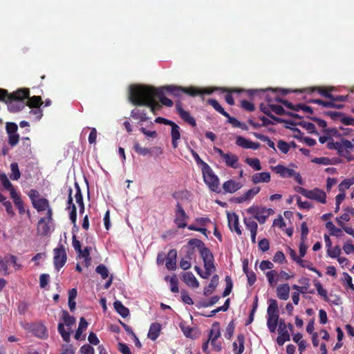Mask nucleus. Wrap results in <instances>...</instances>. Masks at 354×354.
I'll return each instance as SVG.
<instances>
[{"instance_id":"f257e3e1","label":"nucleus","mask_w":354,"mask_h":354,"mask_svg":"<svg viewBox=\"0 0 354 354\" xmlns=\"http://www.w3.org/2000/svg\"><path fill=\"white\" fill-rule=\"evenodd\" d=\"M152 90V86L146 85H131L129 87V101L135 106H145L150 109L153 115L162 109V104L156 100L157 97L145 94L146 91Z\"/></svg>"},{"instance_id":"f03ea898","label":"nucleus","mask_w":354,"mask_h":354,"mask_svg":"<svg viewBox=\"0 0 354 354\" xmlns=\"http://www.w3.org/2000/svg\"><path fill=\"white\" fill-rule=\"evenodd\" d=\"M190 243L194 244L197 246V249L198 250L201 257L203 259L205 271L203 272L202 270L197 266L194 267V270L201 278L208 279L211 274L216 270V267L214 266V258L212 252L200 239H192Z\"/></svg>"},{"instance_id":"7ed1b4c3","label":"nucleus","mask_w":354,"mask_h":354,"mask_svg":"<svg viewBox=\"0 0 354 354\" xmlns=\"http://www.w3.org/2000/svg\"><path fill=\"white\" fill-rule=\"evenodd\" d=\"M30 91L28 88H19L16 91L8 93L7 91L5 102L11 112H17L26 106L25 100L28 97Z\"/></svg>"},{"instance_id":"20e7f679","label":"nucleus","mask_w":354,"mask_h":354,"mask_svg":"<svg viewBox=\"0 0 354 354\" xmlns=\"http://www.w3.org/2000/svg\"><path fill=\"white\" fill-rule=\"evenodd\" d=\"M62 319L64 321V323L60 322L58 324L57 330L63 340L66 343H68L71 340V330L70 329H68V330H66L64 325L68 327H71L75 324L76 319L73 316L70 315L66 310H63L62 311Z\"/></svg>"},{"instance_id":"39448f33","label":"nucleus","mask_w":354,"mask_h":354,"mask_svg":"<svg viewBox=\"0 0 354 354\" xmlns=\"http://www.w3.org/2000/svg\"><path fill=\"white\" fill-rule=\"evenodd\" d=\"M203 177L205 183L208 186L209 189L216 193H221V189L219 187V178L214 174L210 166L205 167L202 170Z\"/></svg>"},{"instance_id":"423d86ee","label":"nucleus","mask_w":354,"mask_h":354,"mask_svg":"<svg viewBox=\"0 0 354 354\" xmlns=\"http://www.w3.org/2000/svg\"><path fill=\"white\" fill-rule=\"evenodd\" d=\"M53 263L55 268L59 270L66 263L67 256L66 252L63 245H59L58 248H55L53 250Z\"/></svg>"},{"instance_id":"0eeeda50","label":"nucleus","mask_w":354,"mask_h":354,"mask_svg":"<svg viewBox=\"0 0 354 354\" xmlns=\"http://www.w3.org/2000/svg\"><path fill=\"white\" fill-rule=\"evenodd\" d=\"M165 93H167V92L161 87L156 88L153 86H152V90L146 91L145 93V94H147L149 96L157 97L161 104L167 107H171L174 105V102L165 96Z\"/></svg>"},{"instance_id":"6e6552de","label":"nucleus","mask_w":354,"mask_h":354,"mask_svg":"<svg viewBox=\"0 0 354 354\" xmlns=\"http://www.w3.org/2000/svg\"><path fill=\"white\" fill-rule=\"evenodd\" d=\"M214 151L223 158L226 166L233 169H237L239 167V158L236 154L224 153L222 149L216 147H214Z\"/></svg>"},{"instance_id":"1a4fd4ad","label":"nucleus","mask_w":354,"mask_h":354,"mask_svg":"<svg viewBox=\"0 0 354 354\" xmlns=\"http://www.w3.org/2000/svg\"><path fill=\"white\" fill-rule=\"evenodd\" d=\"M246 211L249 214L252 215L254 218L257 219L261 224L264 223L270 215V213L266 214V207H259L257 205H252L248 208Z\"/></svg>"},{"instance_id":"9d476101","label":"nucleus","mask_w":354,"mask_h":354,"mask_svg":"<svg viewBox=\"0 0 354 354\" xmlns=\"http://www.w3.org/2000/svg\"><path fill=\"white\" fill-rule=\"evenodd\" d=\"M176 207L174 223L178 228H185L187 226L189 216L179 203H177Z\"/></svg>"},{"instance_id":"9b49d317","label":"nucleus","mask_w":354,"mask_h":354,"mask_svg":"<svg viewBox=\"0 0 354 354\" xmlns=\"http://www.w3.org/2000/svg\"><path fill=\"white\" fill-rule=\"evenodd\" d=\"M339 156L344 158L348 162L354 160V153L353 152L351 140L345 138L341 139V150Z\"/></svg>"},{"instance_id":"f8f14e48","label":"nucleus","mask_w":354,"mask_h":354,"mask_svg":"<svg viewBox=\"0 0 354 354\" xmlns=\"http://www.w3.org/2000/svg\"><path fill=\"white\" fill-rule=\"evenodd\" d=\"M279 335L277 338V342L279 346L283 345L286 342L290 339V333L287 328L285 320L281 319L278 326Z\"/></svg>"},{"instance_id":"ddd939ff","label":"nucleus","mask_w":354,"mask_h":354,"mask_svg":"<svg viewBox=\"0 0 354 354\" xmlns=\"http://www.w3.org/2000/svg\"><path fill=\"white\" fill-rule=\"evenodd\" d=\"M176 109L180 118L186 123L189 124L192 127H195L196 126L195 118L191 115L189 111L183 109L180 102H177L176 103Z\"/></svg>"},{"instance_id":"4468645a","label":"nucleus","mask_w":354,"mask_h":354,"mask_svg":"<svg viewBox=\"0 0 354 354\" xmlns=\"http://www.w3.org/2000/svg\"><path fill=\"white\" fill-rule=\"evenodd\" d=\"M334 90L335 88L332 86H314L306 88L303 91H301V92H306L308 93H311L313 92L317 91L321 95L330 100V98L332 97V92Z\"/></svg>"},{"instance_id":"2eb2a0df","label":"nucleus","mask_w":354,"mask_h":354,"mask_svg":"<svg viewBox=\"0 0 354 354\" xmlns=\"http://www.w3.org/2000/svg\"><path fill=\"white\" fill-rule=\"evenodd\" d=\"M306 198L317 201L322 204H325L326 203V193L319 188L308 190Z\"/></svg>"},{"instance_id":"dca6fc26","label":"nucleus","mask_w":354,"mask_h":354,"mask_svg":"<svg viewBox=\"0 0 354 354\" xmlns=\"http://www.w3.org/2000/svg\"><path fill=\"white\" fill-rule=\"evenodd\" d=\"M259 109L261 111H262L263 113L267 115L268 117H270L271 119L274 120L275 122L278 123H286L289 124H294V122L291 120H284L278 117L274 116L271 113V108L270 106V104L268 103L267 104H265L263 103H261L259 106Z\"/></svg>"},{"instance_id":"f3484780","label":"nucleus","mask_w":354,"mask_h":354,"mask_svg":"<svg viewBox=\"0 0 354 354\" xmlns=\"http://www.w3.org/2000/svg\"><path fill=\"white\" fill-rule=\"evenodd\" d=\"M31 331L35 337L41 339H46L48 337L46 327L41 323L32 324L31 326Z\"/></svg>"},{"instance_id":"a211bd4d","label":"nucleus","mask_w":354,"mask_h":354,"mask_svg":"<svg viewBox=\"0 0 354 354\" xmlns=\"http://www.w3.org/2000/svg\"><path fill=\"white\" fill-rule=\"evenodd\" d=\"M271 169L276 174H279L281 178H290L295 175V171L292 169L286 167L282 165L272 166Z\"/></svg>"},{"instance_id":"6ab92c4d","label":"nucleus","mask_w":354,"mask_h":354,"mask_svg":"<svg viewBox=\"0 0 354 354\" xmlns=\"http://www.w3.org/2000/svg\"><path fill=\"white\" fill-rule=\"evenodd\" d=\"M228 225L230 229L234 230L237 234H241V230L239 227V216L236 213L227 214Z\"/></svg>"},{"instance_id":"aec40b11","label":"nucleus","mask_w":354,"mask_h":354,"mask_svg":"<svg viewBox=\"0 0 354 354\" xmlns=\"http://www.w3.org/2000/svg\"><path fill=\"white\" fill-rule=\"evenodd\" d=\"M177 251L175 249H171L169 251L167 258L165 266L169 270H175L176 266Z\"/></svg>"},{"instance_id":"412c9836","label":"nucleus","mask_w":354,"mask_h":354,"mask_svg":"<svg viewBox=\"0 0 354 354\" xmlns=\"http://www.w3.org/2000/svg\"><path fill=\"white\" fill-rule=\"evenodd\" d=\"M242 187L241 183L236 182L234 180H228L223 184V189L225 193H234Z\"/></svg>"},{"instance_id":"4be33fe9","label":"nucleus","mask_w":354,"mask_h":354,"mask_svg":"<svg viewBox=\"0 0 354 354\" xmlns=\"http://www.w3.org/2000/svg\"><path fill=\"white\" fill-rule=\"evenodd\" d=\"M290 290L288 283L280 284L277 287V296L279 299L286 301L289 298Z\"/></svg>"},{"instance_id":"5701e85b","label":"nucleus","mask_w":354,"mask_h":354,"mask_svg":"<svg viewBox=\"0 0 354 354\" xmlns=\"http://www.w3.org/2000/svg\"><path fill=\"white\" fill-rule=\"evenodd\" d=\"M245 336L243 334H239L236 340L233 342V353L234 354H241L245 348Z\"/></svg>"},{"instance_id":"b1692460","label":"nucleus","mask_w":354,"mask_h":354,"mask_svg":"<svg viewBox=\"0 0 354 354\" xmlns=\"http://www.w3.org/2000/svg\"><path fill=\"white\" fill-rule=\"evenodd\" d=\"M182 279L189 287L196 288L199 286L198 280L191 272H184L182 275Z\"/></svg>"},{"instance_id":"393cba45","label":"nucleus","mask_w":354,"mask_h":354,"mask_svg":"<svg viewBox=\"0 0 354 354\" xmlns=\"http://www.w3.org/2000/svg\"><path fill=\"white\" fill-rule=\"evenodd\" d=\"M219 277L218 274H214L211 279V281L207 286L204 288L203 295L205 296H209L212 295L216 290L218 285Z\"/></svg>"},{"instance_id":"a878e982","label":"nucleus","mask_w":354,"mask_h":354,"mask_svg":"<svg viewBox=\"0 0 354 354\" xmlns=\"http://www.w3.org/2000/svg\"><path fill=\"white\" fill-rule=\"evenodd\" d=\"M253 184L260 183H268L270 181V174L269 172L255 173L251 177Z\"/></svg>"},{"instance_id":"bb28decb","label":"nucleus","mask_w":354,"mask_h":354,"mask_svg":"<svg viewBox=\"0 0 354 354\" xmlns=\"http://www.w3.org/2000/svg\"><path fill=\"white\" fill-rule=\"evenodd\" d=\"M171 145L176 149L178 147V141L180 138V127L175 122L171 125Z\"/></svg>"},{"instance_id":"cd10ccee","label":"nucleus","mask_w":354,"mask_h":354,"mask_svg":"<svg viewBox=\"0 0 354 354\" xmlns=\"http://www.w3.org/2000/svg\"><path fill=\"white\" fill-rule=\"evenodd\" d=\"M167 93H169L174 97H180L183 94V86L170 84L160 86Z\"/></svg>"},{"instance_id":"c85d7f7f","label":"nucleus","mask_w":354,"mask_h":354,"mask_svg":"<svg viewBox=\"0 0 354 354\" xmlns=\"http://www.w3.org/2000/svg\"><path fill=\"white\" fill-rule=\"evenodd\" d=\"M10 194V197L13 201L14 204L17 207L19 214H23L25 212V208L24 206V202L21 198V196L16 191L12 192Z\"/></svg>"},{"instance_id":"c756f323","label":"nucleus","mask_w":354,"mask_h":354,"mask_svg":"<svg viewBox=\"0 0 354 354\" xmlns=\"http://www.w3.org/2000/svg\"><path fill=\"white\" fill-rule=\"evenodd\" d=\"M161 325L158 322L152 323L150 326L147 337L149 339L155 341L160 335Z\"/></svg>"},{"instance_id":"7c9ffc66","label":"nucleus","mask_w":354,"mask_h":354,"mask_svg":"<svg viewBox=\"0 0 354 354\" xmlns=\"http://www.w3.org/2000/svg\"><path fill=\"white\" fill-rule=\"evenodd\" d=\"M279 315H268L267 326L270 333H274L279 324Z\"/></svg>"},{"instance_id":"2f4dec72","label":"nucleus","mask_w":354,"mask_h":354,"mask_svg":"<svg viewBox=\"0 0 354 354\" xmlns=\"http://www.w3.org/2000/svg\"><path fill=\"white\" fill-rule=\"evenodd\" d=\"M221 336L220 324L218 322H215L213 323L211 329L209 332V337L207 340L214 341L217 340Z\"/></svg>"},{"instance_id":"473e14b6","label":"nucleus","mask_w":354,"mask_h":354,"mask_svg":"<svg viewBox=\"0 0 354 354\" xmlns=\"http://www.w3.org/2000/svg\"><path fill=\"white\" fill-rule=\"evenodd\" d=\"M75 188H76V193L75 195V198L76 203L78 204V206H79L80 214H82L84 212V201H83V196L82 194L80 187L78 185L77 183H75Z\"/></svg>"},{"instance_id":"72a5a7b5","label":"nucleus","mask_w":354,"mask_h":354,"mask_svg":"<svg viewBox=\"0 0 354 354\" xmlns=\"http://www.w3.org/2000/svg\"><path fill=\"white\" fill-rule=\"evenodd\" d=\"M32 206L38 211L42 212L48 208L49 202L46 198H41L32 201Z\"/></svg>"},{"instance_id":"f704fd0d","label":"nucleus","mask_w":354,"mask_h":354,"mask_svg":"<svg viewBox=\"0 0 354 354\" xmlns=\"http://www.w3.org/2000/svg\"><path fill=\"white\" fill-rule=\"evenodd\" d=\"M115 311L123 318L127 317L129 315V310L125 307L120 301H115L113 303Z\"/></svg>"},{"instance_id":"c9c22d12","label":"nucleus","mask_w":354,"mask_h":354,"mask_svg":"<svg viewBox=\"0 0 354 354\" xmlns=\"http://www.w3.org/2000/svg\"><path fill=\"white\" fill-rule=\"evenodd\" d=\"M26 106L30 108H39L44 103L40 96L34 95L31 97L26 98Z\"/></svg>"},{"instance_id":"e433bc0d","label":"nucleus","mask_w":354,"mask_h":354,"mask_svg":"<svg viewBox=\"0 0 354 354\" xmlns=\"http://www.w3.org/2000/svg\"><path fill=\"white\" fill-rule=\"evenodd\" d=\"M130 115L135 120H140V122H145L149 119L143 109H134L131 111Z\"/></svg>"},{"instance_id":"4c0bfd02","label":"nucleus","mask_w":354,"mask_h":354,"mask_svg":"<svg viewBox=\"0 0 354 354\" xmlns=\"http://www.w3.org/2000/svg\"><path fill=\"white\" fill-rule=\"evenodd\" d=\"M268 307L267 309L268 315H279L277 301L274 299H270L268 301Z\"/></svg>"},{"instance_id":"58836bf2","label":"nucleus","mask_w":354,"mask_h":354,"mask_svg":"<svg viewBox=\"0 0 354 354\" xmlns=\"http://www.w3.org/2000/svg\"><path fill=\"white\" fill-rule=\"evenodd\" d=\"M0 181L3 188L8 190L10 192V194H11L12 192L16 191L14 186L10 183L6 174L2 173L0 174Z\"/></svg>"},{"instance_id":"ea45409f","label":"nucleus","mask_w":354,"mask_h":354,"mask_svg":"<svg viewBox=\"0 0 354 354\" xmlns=\"http://www.w3.org/2000/svg\"><path fill=\"white\" fill-rule=\"evenodd\" d=\"M207 103L211 105L215 111L221 113L222 115L225 117L227 115L228 113L225 111V109L216 100L209 99L207 100Z\"/></svg>"},{"instance_id":"a19ab883","label":"nucleus","mask_w":354,"mask_h":354,"mask_svg":"<svg viewBox=\"0 0 354 354\" xmlns=\"http://www.w3.org/2000/svg\"><path fill=\"white\" fill-rule=\"evenodd\" d=\"M49 222L46 218H41L38 222V228L41 232L42 235H47L50 231Z\"/></svg>"},{"instance_id":"79ce46f5","label":"nucleus","mask_w":354,"mask_h":354,"mask_svg":"<svg viewBox=\"0 0 354 354\" xmlns=\"http://www.w3.org/2000/svg\"><path fill=\"white\" fill-rule=\"evenodd\" d=\"M11 174L10 178L12 180H18L21 177V172L19 169L18 164L17 162H12L10 164Z\"/></svg>"},{"instance_id":"37998d69","label":"nucleus","mask_w":354,"mask_h":354,"mask_svg":"<svg viewBox=\"0 0 354 354\" xmlns=\"http://www.w3.org/2000/svg\"><path fill=\"white\" fill-rule=\"evenodd\" d=\"M244 223L246 228L251 232H257L258 225L256 221H254L253 218L248 217L244 218Z\"/></svg>"},{"instance_id":"c03bdc74","label":"nucleus","mask_w":354,"mask_h":354,"mask_svg":"<svg viewBox=\"0 0 354 354\" xmlns=\"http://www.w3.org/2000/svg\"><path fill=\"white\" fill-rule=\"evenodd\" d=\"M192 239H190L187 245L185 246L187 248L186 254L185 256V259H187L188 260H192L195 255V248H197V246L194 244L190 243Z\"/></svg>"},{"instance_id":"a18cd8bd","label":"nucleus","mask_w":354,"mask_h":354,"mask_svg":"<svg viewBox=\"0 0 354 354\" xmlns=\"http://www.w3.org/2000/svg\"><path fill=\"white\" fill-rule=\"evenodd\" d=\"M314 285L317 289V291L318 292V294L322 297H323V299H324V301H328V294H327V291L326 290H325L322 283L317 281V280H315L314 281Z\"/></svg>"},{"instance_id":"49530a36","label":"nucleus","mask_w":354,"mask_h":354,"mask_svg":"<svg viewBox=\"0 0 354 354\" xmlns=\"http://www.w3.org/2000/svg\"><path fill=\"white\" fill-rule=\"evenodd\" d=\"M297 263L302 268L316 272L319 277L322 275L321 272L313 266V263L310 261H304L301 259L297 261Z\"/></svg>"},{"instance_id":"de8ad7c7","label":"nucleus","mask_w":354,"mask_h":354,"mask_svg":"<svg viewBox=\"0 0 354 354\" xmlns=\"http://www.w3.org/2000/svg\"><path fill=\"white\" fill-rule=\"evenodd\" d=\"M245 162L250 165L252 168H253L255 171H259L261 169V166L260 163V160L255 158H247Z\"/></svg>"},{"instance_id":"09e8293b","label":"nucleus","mask_w":354,"mask_h":354,"mask_svg":"<svg viewBox=\"0 0 354 354\" xmlns=\"http://www.w3.org/2000/svg\"><path fill=\"white\" fill-rule=\"evenodd\" d=\"M183 93L188 95L192 97H195L200 95V88L196 86L183 87Z\"/></svg>"},{"instance_id":"8fccbe9b","label":"nucleus","mask_w":354,"mask_h":354,"mask_svg":"<svg viewBox=\"0 0 354 354\" xmlns=\"http://www.w3.org/2000/svg\"><path fill=\"white\" fill-rule=\"evenodd\" d=\"M271 93L265 95V99L269 104H273L277 102L275 98L280 97L278 95V89H270Z\"/></svg>"},{"instance_id":"3c124183","label":"nucleus","mask_w":354,"mask_h":354,"mask_svg":"<svg viewBox=\"0 0 354 354\" xmlns=\"http://www.w3.org/2000/svg\"><path fill=\"white\" fill-rule=\"evenodd\" d=\"M225 118H227V122L232 124L233 127L241 128L242 129H247L246 124L241 123L236 118L230 116L229 113H227Z\"/></svg>"},{"instance_id":"603ef678","label":"nucleus","mask_w":354,"mask_h":354,"mask_svg":"<svg viewBox=\"0 0 354 354\" xmlns=\"http://www.w3.org/2000/svg\"><path fill=\"white\" fill-rule=\"evenodd\" d=\"M225 281L226 283V286L224 291L223 292V297L228 296L231 293L233 287L232 280L230 276H226Z\"/></svg>"},{"instance_id":"864d4df0","label":"nucleus","mask_w":354,"mask_h":354,"mask_svg":"<svg viewBox=\"0 0 354 354\" xmlns=\"http://www.w3.org/2000/svg\"><path fill=\"white\" fill-rule=\"evenodd\" d=\"M327 148L336 150L337 154L340 156L341 140L338 142H334L332 138H330V140L327 142Z\"/></svg>"},{"instance_id":"5fc2aeb1","label":"nucleus","mask_w":354,"mask_h":354,"mask_svg":"<svg viewBox=\"0 0 354 354\" xmlns=\"http://www.w3.org/2000/svg\"><path fill=\"white\" fill-rule=\"evenodd\" d=\"M354 184L353 178L344 179L338 186L339 191L344 193L346 189H348L352 185Z\"/></svg>"},{"instance_id":"6e6d98bb","label":"nucleus","mask_w":354,"mask_h":354,"mask_svg":"<svg viewBox=\"0 0 354 354\" xmlns=\"http://www.w3.org/2000/svg\"><path fill=\"white\" fill-rule=\"evenodd\" d=\"M189 151H190L193 158H194L195 161L196 162V163L198 165H201V170L205 169V167L209 166V165L207 162H204L200 158L199 155L194 149H192V148H189Z\"/></svg>"},{"instance_id":"4d7b16f0","label":"nucleus","mask_w":354,"mask_h":354,"mask_svg":"<svg viewBox=\"0 0 354 354\" xmlns=\"http://www.w3.org/2000/svg\"><path fill=\"white\" fill-rule=\"evenodd\" d=\"M255 137L261 140V141L266 142L267 145L270 148L273 149V150L274 151H277V150L275 149V146H274V142L273 141H272L268 136L262 135V134L255 133Z\"/></svg>"},{"instance_id":"13d9d810","label":"nucleus","mask_w":354,"mask_h":354,"mask_svg":"<svg viewBox=\"0 0 354 354\" xmlns=\"http://www.w3.org/2000/svg\"><path fill=\"white\" fill-rule=\"evenodd\" d=\"M270 106L271 108V112H274L277 115H283L288 113L281 105L270 104Z\"/></svg>"},{"instance_id":"bf43d9fd","label":"nucleus","mask_w":354,"mask_h":354,"mask_svg":"<svg viewBox=\"0 0 354 354\" xmlns=\"http://www.w3.org/2000/svg\"><path fill=\"white\" fill-rule=\"evenodd\" d=\"M341 252L342 250L339 245H336L333 248L331 247L327 250V254L331 258L338 257L341 254Z\"/></svg>"},{"instance_id":"052dcab7","label":"nucleus","mask_w":354,"mask_h":354,"mask_svg":"<svg viewBox=\"0 0 354 354\" xmlns=\"http://www.w3.org/2000/svg\"><path fill=\"white\" fill-rule=\"evenodd\" d=\"M6 259L7 261L10 262L15 270H19L21 268V265L17 263V258L16 256L12 254H6Z\"/></svg>"},{"instance_id":"680f3d73","label":"nucleus","mask_w":354,"mask_h":354,"mask_svg":"<svg viewBox=\"0 0 354 354\" xmlns=\"http://www.w3.org/2000/svg\"><path fill=\"white\" fill-rule=\"evenodd\" d=\"M133 149L137 153L142 155V156H146L150 153L149 149H147L145 147H142L141 145L138 142H136L134 144Z\"/></svg>"},{"instance_id":"e2e57ef3","label":"nucleus","mask_w":354,"mask_h":354,"mask_svg":"<svg viewBox=\"0 0 354 354\" xmlns=\"http://www.w3.org/2000/svg\"><path fill=\"white\" fill-rule=\"evenodd\" d=\"M299 124L303 128L306 129L310 133L317 134V132L316 131L315 125L313 123L308 122H300Z\"/></svg>"},{"instance_id":"0e129e2a","label":"nucleus","mask_w":354,"mask_h":354,"mask_svg":"<svg viewBox=\"0 0 354 354\" xmlns=\"http://www.w3.org/2000/svg\"><path fill=\"white\" fill-rule=\"evenodd\" d=\"M170 286L171 291L174 293H177L179 292L178 289V280L176 274H174L170 278Z\"/></svg>"},{"instance_id":"69168bd1","label":"nucleus","mask_w":354,"mask_h":354,"mask_svg":"<svg viewBox=\"0 0 354 354\" xmlns=\"http://www.w3.org/2000/svg\"><path fill=\"white\" fill-rule=\"evenodd\" d=\"M95 271L97 273L101 275L103 279H105L109 277L108 269L103 264H100L98 266H97Z\"/></svg>"},{"instance_id":"338daca9","label":"nucleus","mask_w":354,"mask_h":354,"mask_svg":"<svg viewBox=\"0 0 354 354\" xmlns=\"http://www.w3.org/2000/svg\"><path fill=\"white\" fill-rule=\"evenodd\" d=\"M260 192V187H255L252 189H248L246 192L243 194V196L246 198V200H250L254 196H256Z\"/></svg>"},{"instance_id":"774afa93","label":"nucleus","mask_w":354,"mask_h":354,"mask_svg":"<svg viewBox=\"0 0 354 354\" xmlns=\"http://www.w3.org/2000/svg\"><path fill=\"white\" fill-rule=\"evenodd\" d=\"M81 354H95L94 348L90 344H86L80 348Z\"/></svg>"}]
</instances>
